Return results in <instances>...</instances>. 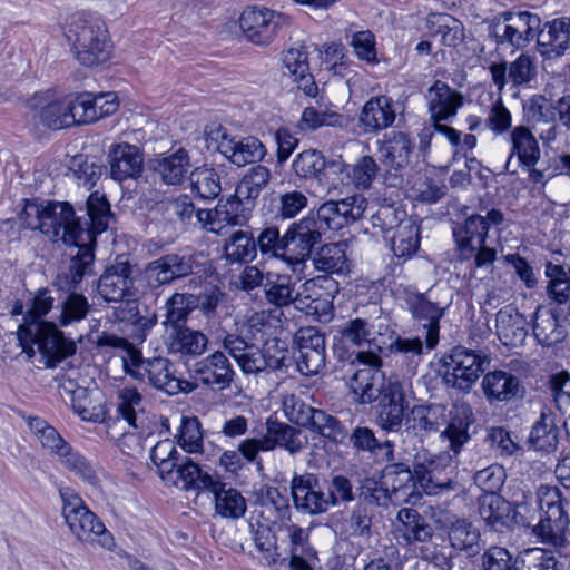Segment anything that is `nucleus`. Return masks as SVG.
I'll return each instance as SVG.
<instances>
[{"label": "nucleus", "instance_id": "1", "mask_svg": "<svg viewBox=\"0 0 570 570\" xmlns=\"http://www.w3.org/2000/svg\"><path fill=\"white\" fill-rule=\"evenodd\" d=\"M97 346L118 351L126 374L135 380L147 379L154 387L169 395L188 391L189 383L177 375L174 363L166 357L144 360L128 340L107 332L98 336Z\"/></svg>", "mask_w": 570, "mask_h": 570}, {"label": "nucleus", "instance_id": "2", "mask_svg": "<svg viewBox=\"0 0 570 570\" xmlns=\"http://www.w3.org/2000/svg\"><path fill=\"white\" fill-rule=\"evenodd\" d=\"M18 219L23 228L40 230L53 242L77 243L91 237L75 218L68 203L26 200Z\"/></svg>", "mask_w": 570, "mask_h": 570}, {"label": "nucleus", "instance_id": "3", "mask_svg": "<svg viewBox=\"0 0 570 570\" xmlns=\"http://www.w3.org/2000/svg\"><path fill=\"white\" fill-rule=\"evenodd\" d=\"M66 38L79 63L95 67L109 60L111 41L106 24L91 13L71 14L66 22Z\"/></svg>", "mask_w": 570, "mask_h": 570}, {"label": "nucleus", "instance_id": "4", "mask_svg": "<svg viewBox=\"0 0 570 570\" xmlns=\"http://www.w3.org/2000/svg\"><path fill=\"white\" fill-rule=\"evenodd\" d=\"M88 213L91 219V228H83L91 234L90 239L77 243H65L68 246H77V254L72 256L69 271L57 277L56 284L61 291H76L85 275L90 273L95 254L91 245L96 236L105 232L111 220L110 205L104 195L92 193L88 197Z\"/></svg>", "mask_w": 570, "mask_h": 570}, {"label": "nucleus", "instance_id": "5", "mask_svg": "<svg viewBox=\"0 0 570 570\" xmlns=\"http://www.w3.org/2000/svg\"><path fill=\"white\" fill-rule=\"evenodd\" d=\"M539 508L542 512L534 532L542 542L561 548L566 544V533L570 524V501L561 490L552 485H541L537 491Z\"/></svg>", "mask_w": 570, "mask_h": 570}, {"label": "nucleus", "instance_id": "6", "mask_svg": "<svg viewBox=\"0 0 570 570\" xmlns=\"http://www.w3.org/2000/svg\"><path fill=\"white\" fill-rule=\"evenodd\" d=\"M59 495L62 501L65 521L78 540L98 543L108 549L112 547L111 533L72 489L61 488Z\"/></svg>", "mask_w": 570, "mask_h": 570}, {"label": "nucleus", "instance_id": "7", "mask_svg": "<svg viewBox=\"0 0 570 570\" xmlns=\"http://www.w3.org/2000/svg\"><path fill=\"white\" fill-rule=\"evenodd\" d=\"M282 405L284 415L291 422L307 428L334 443L342 444L346 441L347 431L336 417L307 405L296 394H284Z\"/></svg>", "mask_w": 570, "mask_h": 570}, {"label": "nucleus", "instance_id": "8", "mask_svg": "<svg viewBox=\"0 0 570 570\" xmlns=\"http://www.w3.org/2000/svg\"><path fill=\"white\" fill-rule=\"evenodd\" d=\"M321 240V226L314 216L308 215L291 224L285 232L283 263L293 273H302L312 257L314 247Z\"/></svg>", "mask_w": 570, "mask_h": 570}, {"label": "nucleus", "instance_id": "9", "mask_svg": "<svg viewBox=\"0 0 570 570\" xmlns=\"http://www.w3.org/2000/svg\"><path fill=\"white\" fill-rule=\"evenodd\" d=\"M405 302L414 322L423 330L426 346L434 348L439 343L440 320L451 305V298L440 299L436 291H429L409 294Z\"/></svg>", "mask_w": 570, "mask_h": 570}, {"label": "nucleus", "instance_id": "10", "mask_svg": "<svg viewBox=\"0 0 570 570\" xmlns=\"http://www.w3.org/2000/svg\"><path fill=\"white\" fill-rule=\"evenodd\" d=\"M541 19L528 11L503 12L495 17L490 26V35L498 45L524 48L535 37Z\"/></svg>", "mask_w": 570, "mask_h": 570}, {"label": "nucleus", "instance_id": "11", "mask_svg": "<svg viewBox=\"0 0 570 570\" xmlns=\"http://www.w3.org/2000/svg\"><path fill=\"white\" fill-rule=\"evenodd\" d=\"M135 267L127 259L117 257L106 267L97 283L99 296L109 303H129L137 301L139 292L135 285Z\"/></svg>", "mask_w": 570, "mask_h": 570}, {"label": "nucleus", "instance_id": "12", "mask_svg": "<svg viewBox=\"0 0 570 570\" xmlns=\"http://www.w3.org/2000/svg\"><path fill=\"white\" fill-rule=\"evenodd\" d=\"M489 365V358L479 352L458 346L444 358V379L453 387L468 392Z\"/></svg>", "mask_w": 570, "mask_h": 570}, {"label": "nucleus", "instance_id": "13", "mask_svg": "<svg viewBox=\"0 0 570 570\" xmlns=\"http://www.w3.org/2000/svg\"><path fill=\"white\" fill-rule=\"evenodd\" d=\"M356 361L363 367L357 368L350 379V389L355 399L363 404L377 400L387 384V379L381 372V357L374 352H358Z\"/></svg>", "mask_w": 570, "mask_h": 570}, {"label": "nucleus", "instance_id": "14", "mask_svg": "<svg viewBox=\"0 0 570 570\" xmlns=\"http://www.w3.org/2000/svg\"><path fill=\"white\" fill-rule=\"evenodd\" d=\"M200 267L195 255L170 253L149 262L142 275L151 288L171 284L173 282L196 273Z\"/></svg>", "mask_w": 570, "mask_h": 570}, {"label": "nucleus", "instance_id": "15", "mask_svg": "<svg viewBox=\"0 0 570 570\" xmlns=\"http://www.w3.org/2000/svg\"><path fill=\"white\" fill-rule=\"evenodd\" d=\"M289 18L265 7H247L240 14L239 28L246 38L255 45H268L278 28L287 24Z\"/></svg>", "mask_w": 570, "mask_h": 570}, {"label": "nucleus", "instance_id": "16", "mask_svg": "<svg viewBox=\"0 0 570 570\" xmlns=\"http://www.w3.org/2000/svg\"><path fill=\"white\" fill-rule=\"evenodd\" d=\"M379 412L376 423L384 432H397L401 430L406 416L405 389L403 383L393 377H387V384L377 397Z\"/></svg>", "mask_w": 570, "mask_h": 570}, {"label": "nucleus", "instance_id": "17", "mask_svg": "<svg viewBox=\"0 0 570 570\" xmlns=\"http://www.w3.org/2000/svg\"><path fill=\"white\" fill-rule=\"evenodd\" d=\"M537 49L546 60H556L570 52V18H556L535 31Z\"/></svg>", "mask_w": 570, "mask_h": 570}, {"label": "nucleus", "instance_id": "18", "mask_svg": "<svg viewBox=\"0 0 570 570\" xmlns=\"http://www.w3.org/2000/svg\"><path fill=\"white\" fill-rule=\"evenodd\" d=\"M32 324L35 338L40 353L46 358L45 365L47 367H56L58 363L76 352L75 343L67 340L53 323L42 322Z\"/></svg>", "mask_w": 570, "mask_h": 570}, {"label": "nucleus", "instance_id": "19", "mask_svg": "<svg viewBox=\"0 0 570 570\" xmlns=\"http://www.w3.org/2000/svg\"><path fill=\"white\" fill-rule=\"evenodd\" d=\"M451 460L448 454L432 455L426 451L417 453L414 460V474L420 488L429 495H436L452 490L455 482L450 476L441 478L440 468L444 461Z\"/></svg>", "mask_w": 570, "mask_h": 570}, {"label": "nucleus", "instance_id": "20", "mask_svg": "<svg viewBox=\"0 0 570 570\" xmlns=\"http://www.w3.org/2000/svg\"><path fill=\"white\" fill-rule=\"evenodd\" d=\"M400 112L394 99L386 95L370 98L358 115V126L364 134H376L393 126Z\"/></svg>", "mask_w": 570, "mask_h": 570}, {"label": "nucleus", "instance_id": "21", "mask_svg": "<svg viewBox=\"0 0 570 570\" xmlns=\"http://www.w3.org/2000/svg\"><path fill=\"white\" fill-rule=\"evenodd\" d=\"M194 376L213 391H224L233 383L235 372L227 356L216 351L195 363Z\"/></svg>", "mask_w": 570, "mask_h": 570}, {"label": "nucleus", "instance_id": "22", "mask_svg": "<svg viewBox=\"0 0 570 570\" xmlns=\"http://www.w3.org/2000/svg\"><path fill=\"white\" fill-rule=\"evenodd\" d=\"M436 522L449 528L448 537L451 547L466 557H475L482 550L480 530L466 519H456L442 512L436 517Z\"/></svg>", "mask_w": 570, "mask_h": 570}, {"label": "nucleus", "instance_id": "23", "mask_svg": "<svg viewBox=\"0 0 570 570\" xmlns=\"http://www.w3.org/2000/svg\"><path fill=\"white\" fill-rule=\"evenodd\" d=\"M295 507L308 514H320L328 507L326 494L320 488V481L313 473L294 475L291 482Z\"/></svg>", "mask_w": 570, "mask_h": 570}, {"label": "nucleus", "instance_id": "24", "mask_svg": "<svg viewBox=\"0 0 570 570\" xmlns=\"http://www.w3.org/2000/svg\"><path fill=\"white\" fill-rule=\"evenodd\" d=\"M425 100L432 124L453 118L463 106L464 97L446 82L435 80L426 90Z\"/></svg>", "mask_w": 570, "mask_h": 570}, {"label": "nucleus", "instance_id": "25", "mask_svg": "<svg viewBox=\"0 0 570 570\" xmlns=\"http://www.w3.org/2000/svg\"><path fill=\"white\" fill-rule=\"evenodd\" d=\"M489 71L499 91L511 82L514 87L527 85L537 76L535 59L527 53H521L514 61L492 62Z\"/></svg>", "mask_w": 570, "mask_h": 570}, {"label": "nucleus", "instance_id": "26", "mask_svg": "<svg viewBox=\"0 0 570 570\" xmlns=\"http://www.w3.org/2000/svg\"><path fill=\"white\" fill-rule=\"evenodd\" d=\"M414 147L411 135L402 130H392L377 140L381 163L394 170L403 169L410 164Z\"/></svg>", "mask_w": 570, "mask_h": 570}, {"label": "nucleus", "instance_id": "27", "mask_svg": "<svg viewBox=\"0 0 570 570\" xmlns=\"http://www.w3.org/2000/svg\"><path fill=\"white\" fill-rule=\"evenodd\" d=\"M482 391L490 402H510L522 399L525 387L521 380L511 372L497 370L488 372L482 380Z\"/></svg>", "mask_w": 570, "mask_h": 570}, {"label": "nucleus", "instance_id": "28", "mask_svg": "<svg viewBox=\"0 0 570 570\" xmlns=\"http://www.w3.org/2000/svg\"><path fill=\"white\" fill-rule=\"evenodd\" d=\"M218 478L203 470L190 458H183L173 471L170 481L166 485H173L184 491L215 490Z\"/></svg>", "mask_w": 570, "mask_h": 570}, {"label": "nucleus", "instance_id": "29", "mask_svg": "<svg viewBox=\"0 0 570 570\" xmlns=\"http://www.w3.org/2000/svg\"><path fill=\"white\" fill-rule=\"evenodd\" d=\"M108 158L110 175L115 180L137 178L142 171L144 156L135 145L128 142L112 145Z\"/></svg>", "mask_w": 570, "mask_h": 570}, {"label": "nucleus", "instance_id": "30", "mask_svg": "<svg viewBox=\"0 0 570 570\" xmlns=\"http://www.w3.org/2000/svg\"><path fill=\"white\" fill-rule=\"evenodd\" d=\"M393 535L397 544L406 547L430 541L432 529L416 510L403 508L397 512Z\"/></svg>", "mask_w": 570, "mask_h": 570}, {"label": "nucleus", "instance_id": "31", "mask_svg": "<svg viewBox=\"0 0 570 570\" xmlns=\"http://www.w3.org/2000/svg\"><path fill=\"white\" fill-rule=\"evenodd\" d=\"M445 421V410L436 404H417L406 413L404 430L409 435L424 438L435 432Z\"/></svg>", "mask_w": 570, "mask_h": 570}, {"label": "nucleus", "instance_id": "32", "mask_svg": "<svg viewBox=\"0 0 570 570\" xmlns=\"http://www.w3.org/2000/svg\"><path fill=\"white\" fill-rule=\"evenodd\" d=\"M223 347L235 360L245 374H258L264 372L263 350L253 343H248L238 334H227L223 340Z\"/></svg>", "mask_w": 570, "mask_h": 570}, {"label": "nucleus", "instance_id": "33", "mask_svg": "<svg viewBox=\"0 0 570 570\" xmlns=\"http://www.w3.org/2000/svg\"><path fill=\"white\" fill-rule=\"evenodd\" d=\"M30 106L38 110L36 117L47 128L58 130L73 126L66 96L50 100L47 94H37L31 98Z\"/></svg>", "mask_w": 570, "mask_h": 570}, {"label": "nucleus", "instance_id": "34", "mask_svg": "<svg viewBox=\"0 0 570 570\" xmlns=\"http://www.w3.org/2000/svg\"><path fill=\"white\" fill-rule=\"evenodd\" d=\"M217 149L238 167L258 163L266 154L264 145L255 137L236 140L222 135V141L217 145Z\"/></svg>", "mask_w": 570, "mask_h": 570}, {"label": "nucleus", "instance_id": "35", "mask_svg": "<svg viewBox=\"0 0 570 570\" xmlns=\"http://www.w3.org/2000/svg\"><path fill=\"white\" fill-rule=\"evenodd\" d=\"M383 476L384 484L389 485L390 492L394 494L395 505L410 503L420 495L416 492L417 479L411 469L404 463H394L386 468Z\"/></svg>", "mask_w": 570, "mask_h": 570}, {"label": "nucleus", "instance_id": "36", "mask_svg": "<svg viewBox=\"0 0 570 570\" xmlns=\"http://www.w3.org/2000/svg\"><path fill=\"white\" fill-rule=\"evenodd\" d=\"M488 236V222L482 215H471L463 225L453 229L458 249L463 259H469L476 248L485 243Z\"/></svg>", "mask_w": 570, "mask_h": 570}, {"label": "nucleus", "instance_id": "37", "mask_svg": "<svg viewBox=\"0 0 570 570\" xmlns=\"http://www.w3.org/2000/svg\"><path fill=\"white\" fill-rule=\"evenodd\" d=\"M167 332V346L173 354L198 356L207 348L208 338L200 331L181 325Z\"/></svg>", "mask_w": 570, "mask_h": 570}, {"label": "nucleus", "instance_id": "38", "mask_svg": "<svg viewBox=\"0 0 570 570\" xmlns=\"http://www.w3.org/2000/svg\"><path fill=\"white\" fill-rule=\"evenodd\" d=\"M347 439L355 450L368 452L379 462L391 463L394 461V442L391 440L380 442L373 430L367 426L355 428L351 434L347 433Z\"/></svg>", "mask_w": 570, "mask_h": 570}, {"label": "nucleus", "instance_id": "39", "mask_svg": "<svg viewBox=\"0 0 570 570\" xmlns=\"http://www.w3.org/2000/svg\"><path fill=\"white\" fill-rule=\"evenodd\" d=\"M495 330L499 340L507 346H519L527 337L525 320L512 306L497 313Z\"/></svg>", "mask_w": 570, "mask_h": 570}, {"label": "nucleus", "instance_id": "40", "mask_svg": "<svg viewBox=\"0 0 570 570\" xmlns=\"http://www.w3.org/2000/svg\"><path fill=\"white\" fill-rule=\"evenodd\" d=\"M191 164L188 153L178 149L173 154L163 156L154 161V171L166 185H180L187 178Z\"/></svg>", "mask_w": 570, "mask_h": 570}, {"label": "nucleus", "instance_id": "41", "mask_svg": "<svg viewBox=\"0 0 570 570\" xmlns=\"http://www.w3.org/2000/svg\"><path fill=\"white\" fill-rule=\"evenodd\" d=\"M237 199L233 197V200L225 205H218L214 210L198 209L196 213L197 223L204 227L207 232L215 233L218 235L225 234L224 229L228 226H240L247 217L245 215L234 214L228 209L234 207Z\"/></svg>", "mask_w": 570, "mask_h": 570}, {"label": "nucleus", "instance_id": "42", "mask_svg": "<svg viewBox=\"0 0 570 570\" xmlns=\"http://www.w3.org/2000/svg\"><path fill=\"white\" fill-rule=\"evenodd\" d=\"M473 423V412L466 403H458L451 411V421L442 432V436L450 442V449L456 455L462 446L470 440L469 428Z\"/></svg>", "mask_w": 570, "mask_h": 570}, {"label": "nucleus", "instance_id": "43", "mask_svg": "<svg viewBox=\"0 0 570 570\" xmlns=\"http://www.w3.org/2000/svg\"><path fill=\"white\" fill-rule=\"evenodd\" d=\"M347 247L346 242L330 243L321 246L312 258L314 268L328 274L343 275L348 273Z\"/></svg>", "mask_w": 570, "mask_h": 570}, {"label": "nucleus", "instance_id": "44", "mask_svg": "<svg viewBox=\"0 0 570 570\" xmlns=\"http://www.w3.org/2000/svg\"><path fill=\"white\" fill-rule=\"evenodd\" d=\"M295 286L296 283L291 275L268 272L267 282L264 284L265 299L282 315L281 308L295 305Z\"/></svg>", "mask_w": 570, "mask_h": 570}, {"label": "nucleus", "instance_id": "45", "mask_svg": "<svg viewBox=\"0 0 570 570\" xmlns=\"http://www.w3.org/2000/svg\"><path fill=\"white\" fill-rule=\"evenodd\" d=\"M509 141L511 144V153L507 161V168L514 156L524 166L531 168L535 165L540 157V148L535 137L528 127H514L510 132Z\"/></svg>", "mask_w": 570, "mask_h": 570}, {"label": "nucleus", "instance_id": "46", "mask_svg": "<svg viewBox=\"0 0 570 570\" xmlns=\"http://www.w3.org/2000/svg\"><path fill=\"white\" fill-rule=\"evenodd\" d=\"M320 278L305 281L298 289L295 288V307L305 311L307 314L326 315L331 311L328 294L323 293L318 284Z\"/></svg>", "mask_w": 570, "mask_h": 570}, {"label": "nucleus", "instance_id": "47", "mask_svg": "<svg viewBox=\"0 0 570 570\" xmlns=\"http://www.w3.org/2000/svg\"><path fill=\"white\" fill-rule=\"evenodd\" d=\"M265 435L271 451L279 446L291 454H296L307 444V436L299 429L286 423L268 422Z\"/></svg>", "mask_w": 570, "mask_h": 570}, {"label": "nucleus", "instance_id": "48", "mask_svg": "<svg viewBox=\"0 0 570 570\" xmlns=\"http://www.w3.org/2000/svg\"><path fill=\"white\" fill-rule=\"evenodd\" d=\"M199 299L190 293H174L164 305L163 325L167 331L185 325L189 314L197 308Z\"/></svg>", "mask_w": 570, "mask_h": 570}, {"label": "nucleus", "instance_id": "49", "mask_svg": "<svg viewBox=\"0 0 570 570\" xmlns=\"http://www.w3.org/2000/svg\"><path fill=\"white\" fill-rule=\"evenodd\" d=\"M381 327V325H377V331H375L374 323L365 318L356 317L346 324L342 331V335L354 345L362 346L366 344L368 346L366 352L379 354L382 350L380 341L382 336Z\"/></svg>", "mask_w": 570, "mask_h": 570}, {"label": "nucleus", "instance_id": "50", "mask_svg": "<svg viewBox=\"0 0 570 570\" xmlns=\"http://www.w3.org/2000/svg\"><path fill=\"white\" fill-rule=\"evenodd\" d=\"M271 180V170L262 165L252 167L239 181L234 198L238 204L253 205Z\"/></svg>", "mask_w": 570, "mask_h": 570}, {"label": "nucleus", "instance_id": "51", "mask_svg": "<svg viewBox=\"0 0 570 570\" xmlns=\"http://www.w3.org/2000/svg\"><path fill=\"white\" fill-rule=\"evenodd\" d=\"M420 225L414 219H406L391 237L392 250L399 258L409 259L420 248Z\"/></svg>", "mask_w": 570, "mask_h": 570}, {"label": "nucleus", "instance_id": "52", "mask_svg": "<svg viewBox=\"0 0 570 570\" xmlns=\"http://www.w3.org/2000/svg\"><path fill=\"white\" fill-rule=\"evenodd\" d=\"M533 335L542 345H552L563 338L558 318L550 309L538 306L532 321Z\"/></svg>", "mask_w": 570, "mask_h": 570}, {"label": "nucleus", "instance_id": "53", "mask_svg": "<svg viewBox=\"0 0 570 570\" xmlns=\"http://www.w3.org/2000/svg\"><path fill=\"white\" fill-rule=\"evenodd\" d=\"M512 512L511 503L498 493L483 494L479 501V513L489 525H505Z\"/></svg>", "mask_w": 570, "mask_h": 570}, {"label": "nucleus", "instance_id": "54", "mask_svg": "<svg viewBox=\"0 0 570 570\" xmlns=\"http://www.w3.org/2000/svg\"><path fill=\"white\" fill-rule=\"evenodd\" d=\"M559 430L552 413L542 412L540 420L533 425L529 443L537 451L550 452L557 448Z\"/></svg>", "mask_w": 570, "mask_h": 570}, {"label": "nucleus", "instance_id": "55", "mask_svg": "<svg viewBox=\"0 0 570 570\" xmlns=\"http://www.w3.org/2000/svg\"><path fill=\"white\" fill-rule=\"evenodd\" d=\"M210 492L215 495V508L218 514L224 518H239L246 511V500L239 491L226 488L218 479L217 487Z\"/></svg>", "mask_w": 570, "mask_h": 570}, {"label": "nucleus", "instance_id": "56", "mask_svg": "<svg viewBox=\"0 0 570 570\" xmlns=\"http://www.w3.org/2000/svg\"><path fill=\"white\" fill-rule=\"evenodd\" d=\"M149 456L164 483L171 480L173 471L181 460L175 443L169 439L156 443L151 448Z\"/></svg>", "mask_w": 570, "mask_h": 570}, {"label": "nucleus", "instance_id": "57", "mask_svg": "<svg viewBox=\"0 0 570 570\" xmlns=\"http://www.w3.org/2000/svg\"><path fill=\"white\" fill-rule=\"evenodd\" d=\"M191 193L202 199H215L222 191L220 176L208 167H198L190 171Z\"/></svg>", "mask_w": 570, "mask_h": 570}, {"label": "nucleus", "instance_id": "58", "mask_svg": "<svg viewBox=\"0 0 570 570\" xmlns=\"http://www.w3.org/2000/svg\"><path fill=\"white\" fill-rule=\"evenodd\" d=\"M225 256L230 263H246L255 259L256 243L252 233L237 230L226 240Z\"/></svg>", "mask_w": 570, "mask_h": 570}, {"label": "nucleus", "instance_id": "59", "mask_svg": "<svg viewBox=\"0 0 570 570\" xmlns=\"http://www.w3.org/2000/svg\"><path fill=\"white\" fill-rule=\"evenodd\" d=\"M28 425L40 442L41 446L57 455L58 459L70 446L58 431L53 426L49 425L45 420L39 417H29Z\"/></svg>", "mask_w": 570, "mask_h": 570}, {"label": "nucleus", "instance_id": "60", "mask_svg": "<svg viewBox=\"0 0 570 570\" xmlns=\"http://www.w3.org/2000/svg\"><path fill=\"white\" fill-rule=\"evenodd\" d=\"M67 296L60 302L59 324L69 326L85 320L90 312L88 298L76 291H67Z\"/></svg>", "mask_w": 570, "mask_h": 570}, {"label": "nucleus", "instance_id": "61", "mask_svg": "<svg viewBox=\"0 0 570 570\" xmlns=\"http://www.w3.org/2000/svg\"><path fill=\"white\" fill-rule=\"evenodd\" d=\"M60 464L69 472L73 473L83 482L96 485L98 474L94 464L82 454L75 451L71 446L59 458Z\"/></svg>", "mask_w": 570, "mask_h": 570}, {"label": "nucleus", "instance_id": "62", "mask_svg": "<svg viewBox=\"0 0 570 570\" xmlns=\"http://www.w3.org/2000/svg\"><path fill=\"white\" fill-rule=\"evenodd\" d=\"M71 406L83 421L102 422L105 420V405L101 402L95 403L86 389L79 387L73 391Z\"/></svg>", "mask_w": 570, "mask_h": 570}, {"label": "nucleus", "instance_id": "63", "mask_svg": "<svg viewBox=\"0 0 570 570\" xmlns=\"http://www.w3.org/2000/svg\"><path fill=\"white\" fill-rule=\"evenodd\" d=\"M325 167V158L322 153L316 149L299 153L292 164L293 171L301 178L318 177Z\"/></svg>", "mask_w": 570, "mask_h": 570}, {"label": "nucleus", "instance_id": "64", "mask_svg": "<svg viewBox=\"0 0 570 570\" xmlns=\"http://www.w3.org/2000/svg\"><path fill=\"white\" fill-rule=\"evenodd\" d=\"M308 205L307 196L297 189L281 193L276 198L275 215L285 220L295 218Z\"/></svg>", "mask_w": 570, "mask_h": 570}]
</instances>
